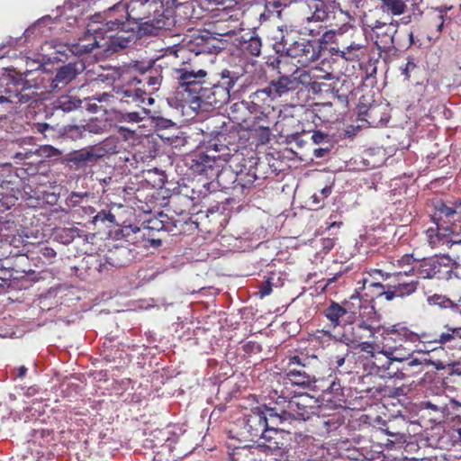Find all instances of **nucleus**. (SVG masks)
Instances as JSON below:
<instances>
[{
	"label": "nucleus",
	"instance_id": "1",
	"mask_svg": "<svg viewBox=\"0 0 461 461\" xmlns=\"http://www.w3.org/2000/svg\"><path fill=\"white\" fill-rule=\"evenodd\" d=\"M162 0H131L122 5L121 0L110 7L105 18L100 13L91 16L87 25L88 35L69 47L78 58L100 49L108 54L123 49L134 40L135 27L140 35L155 36L161 31L171 30L163 25L166 20Z\"/></svg>",
	"mask_w": 461,
	"mask_h": 461
},
{
	"label": "nucleus",
	"instance_id": "2",
	"mask_svg": "<svg viewBox=\"0 0 461 461\" xmlns=\"http://www.w3.org/2000/svg\"><path fill=\"white\" fill-rule=\"evenodd\" d=\"M218 76L216 82L207 84L205 69L183 63L174 69L178 84L176 95L193 110L220 109L230 101L234 86L243 75L238 69L224 68Z\"/></svg>",
	"mask_w": 461,
	"mask_h": 461
},
{
	"label": "nucleus",
	"instance_id": "3",
	"mask_svg": "<svg viewBox=\"0 0 461 461\" xmlns=\"http://www.w3.org/2000/svg\"><path fill=\"white\" fill-rule=\"evenodd\" d=\"M208 149L219 152L223 161L232 165L240 177L242 194L256 185L255 183L261 185L266 178V176L259 174V168L263 166L259 158L246 149L240 130L231 122H223L212 131Z\"/></svg>",
	"mask_w": 461,
	"mask_h": 461
},
{
	"label": "nucleus",
	"instance_id": "4",
	"mask_svg": "<svg viewBox=\"0 0 461 461\" xmlns=\"http://www.w3.org/2000/svg\"><path fill=\"white\" fill-rule=\"evenodd\" d=\"M161 59L135 61L132 69L138 73L123 84L113 86V99L122 104L142 108L143 98H147L146 86L150 93L157 92L162 83Z\"/></svg>",
	"mask_w": 461,
	"mask_h": 461
},
{
	"label": "nucleus",
	"instance_id": "5",
	"mask_svg": "<svg viewBox=\"0 0 461 461\" xmlns=\"http://www.w3.org/2000/svg\"><path fill=\"white\" fill-rule=\"evenodd\" d=\"M161 59L135 61L132 69L138 73L123 84L113 86V99L122 104L142 108L143 98H147L146 86L150 93L157 92L162 83Z\"/></svg>",
	"mask_w": 461,
	"mask_h": 461
},
{
	"label": "nucleus",
	"instance_id": "6",
	"mask_svg": "<svg viewBox=\"0 0 461 461\" xmlns=\"http://www.w3.org/2000/svg\"><path fill=\"white\" fill-rule=\"evenodd\" d=\"M57 47L54 41H45L41 47V52L31 58V89L40 91L31 93V115H33L34 120L40 117L41 112L45 117L48 116L47 105L41 100V95L56 91L52 69L48 66L61 61L59 55L63 50Z\"/></svg>",
	"mask_w": 461,
	"mask_h": 461
},
{
	"label": "nucleus",
	"instance_id": "7",
	"mask_svg": "<svg viewBox=\"0 0 461 461\" xmlns=\"http://www.w3.org/2000/svg\"><path fill=\"white\" fill-rule=\"evenodd\" d=\"M276 412L272 407L264 405L251 410L243 420V429L251 441L257 438H263L265 444L274 442H288L291 439L289 432L278 429L279 423L276 416Z\"/></svg>",
	"mask_w": 461,
	"mask_h": 461
},
{
	"label": "nucleus",
	"instance_id": "8",
	"mask_svg": "<svg viewBox=\"0 0 461 461\" xmlns=\"http://www.w3.org/2000/svg\"><path fill=\"white\" fill-rule=\"evenodd\" d=\"M141 230L134 225H124L114 231V239L128 243L124 246L117 244L109 249L107 254L100 260L98 271L108 273L113 268H121L129 266L136 258L137 252L134 246L139 242V234Z\"/></svg>",
	"mask_w": 461,
	"mask_h": 461
},
{
	"label": "nucleus",
	"instance_id": "9",
	"mask_svg": "<svg viewBox=\"0 0 461 461\" xmlns=\"http://www.w3.org/2000/svg\"><path fill=\"white\" fill-rule=\"evenodd\" d=\"M319 400L309 393L295 395L288 400L279 396L272 410L276 412L279 425L293 420H307L315 413Z\"/></svg>",
	"mask_w": 461,
	"mask_h": 461
},
{
	"label": "nucleus",
	"instance_id": "10",
	"mask_svg": "<svg viewBox=\"0 0 461 461\" xmlns=\"http://www.w3.org/2000/svg\"><path fill=\"white\" fill-rule=\"evenodd\" d=\"M316 356L294 355L287 357L284 378L292 385L304 390L316 391L318 379L315 375Z\"/></svg>",
	"mask_w": 461,
	"mask_h": 461
},
{
	"label": "nucleus",
	"instance_id": "11",
	"mask_svg": "<svg viewBox=\"0 0 461 461\" xmlns=\"http://www.w3.org/2000/svg\"><path fill=\"white\" fill-rule=\"evenodd\" d=\"M211 133L212 131L206 136L208 138L206 151H196L187 160L188 167L194 174L205 176L207 178L214 177L218 167H221L220 161H223V158L219 157V152L208 149Z\"/></svg>",
	"mask_w": 461,
	"mask_h": 461
},
{
	"label": "nucleus",
	"instance_id": "12",
	"mask_svg": "<svg viewBox=\"0 0 461 461\" xmlns=\"http://www.w3.org/2000/svg\"><path fill=\"white\" fill-rule=\"evenodd\" d=\"M416 272L420 278L448 280L453 274L452 259L445 255L424 258L419 263Z\"/></svg>",
	"mask_w": 461,
	"mask_h": 461
},
{
	"label": "nucleus",
	"instance_id": "13",
	"mask_svg": "<svg viewBox=\"0 0 461 461\" xmlns=\"http://www.w3.org/2000/svg\"><path fill=\"white\" fill-rule=\"evenodd\" d=\"M281 57H289L296 59L302 67H306L317 60L320 57V46L316 41L298 37L285 49Z\"/></svg>",
	"mask_w": 461,
	"mask_h": 461
},
{
	"label": "nucleus",
	"instance_id": "14",
	"mask_svg": "<svg viewBox=\"0 0 461 461\" xmlns=\"http://www.w3.org/2000/svg\"><path fill=\"white\" fill-rule=\"evenodd\" d=\"M218 43V39L211 32L203 31L186 36L183 40V48L196 56L199 54H212L221 50Z\"/></svg>",
	"mask_w": 461,
	"mask_h": 461
},
{
	"label": "nucleus",
	"instance_id": "15",
	"mask_svg": "<svg viewBox=\"0 0 461 461\" xmlns=\"http://www.w3.org/2000/svg\"><path fill=\"white\" fill-rule=\"evenodd\" d=\"M303 2L312 10L311 16L307 17V22H331L341 15V9L337 0H296V3Z\"/></svg>",
	"mask_w": 461,
	"mask_h": 461
},
{
	"label": "nucleus",
	"instance_id": "16",
	"mask_svg": "<svg viewBox=\"0 0 461 461\" xmlns=\"http://www.w3.org/2000/svg\"><path fill=\"white\" fill-rule=\"evenodd\" d=\"M59 152L51 145H41L35 150L31 149V184H38L41 175L50 167L47 158L59 156Z\"/></svg>",
	"mask_w": 461,
	"mask_h": 461
},
{
	"label": "nucleus",
	"instance_id": "17",
	"mask_svg": "<svg viewBox=\"0 0 461 461\" xmlns=\"http://www.w3.org/2000/svg\"><path fill=\"white\" fill-rule=\"evenodd\" d=\"M399 23L397 21L382 23L375 21L372 26V32L376 47L384 51L389 52L395 49V34L398 32Z\"/></svg>",
	"mask_w": 461,
	"mask_h": 461
},
{
	"label": "nucleus",
	"instance_id": "18",
	"mask_svg": "<svg viewBox=\"0 0 461 461\" xmlns=\"http://www.w3.org/2000/svg\"><path fill=\"white\" fill-rule=\"evenodd\" d=\"M351 303L345 301L341 304L334 301L323 310V315L330 321L332 328L342 327L354 321L356 317V312L350 307Z\"/></svg>",
	"mask_w": 461,
	"mask_h": 461
},
{
	"label": "nucleus",
	"instance_id": "19",
	"mask_svg": "<svg viewBox=\"0 0 461 461\" xmlns=\"http://www.w3.org/2000/svg\"><path fill=\"white\" fill-rule=\"evenodd\" d=\"M436 212L433 216V220L437 224L438 236V237H449V242L452 244H457L461 242V240L456 239L454 226L444 227L439 221L446 218L447 221L454 219V216L457 213V210L461 211V201L456 203L455 207L447 205L440 202L436 206Z\"/></svg>",
	"mask_w": 461,
	"mask_h": 461
},
{
	"label": "nucleus",
	"instance_id": "20",
	"mask_svg": "<svg viewBox=\"0 0 461 461\" xmlns=\"http://www.w3.org/2000/svg\"><path fill=\"white\" fill-rule=\"evenodd\" d=\"M26 83L14 79L9 75L0 77V103H24L27 95L23 94Z\"/></svg>",
	"mask_w": 461,
	"mask_h": 461
},
{
	"label": "nucleus",
	"instance_id": "21",
	"mask_svg": "<svg viewBox=\"0 0 461 461\" xmlns=\"http://www.w3.org/2000/svg\"><path fill=\"white\" fill-rule=\"evenodd\" d=\"M391 331L397 334V336L402 339L405 344H413L411 347L413 354L417 353L421 355L420 357H426L429 352L431 351V349L429 348L428 344L434 343L433 339L422 340V339H426L425 334L419 335L401 324L393 325ZM434 348H432V350Z\"/></svg>",
	"mask_w": 461,
	"mask_h": 461
},
{
	"label": "nucleus",
	"instance_id": "22",
	"mask_svg": "<svg viewBox=\"0 0 461 461\" xmlns=\"http://www.w3.org/2000/svg\"><path fill=\"white\" fill-rule=\"evenodd\" d=\"M375 332L362 320L356 322H348L344 326L342 332L339 334V340L347 346L355 345L362 339L374 338Z\"/></svg>",
	"mask_w": 461,
	"mask_h": 461
},
{
	"label": "nucleus",
	"instance_id": "23",
	"mask_svg": "<svg viewBox=\"0 0 461 461\" xmlns=\"http://www.w3.org/2000/svg\"><path fill=\"white\" fill-rule=\"evenodd\" d=\"M83 60L69 62L59 67L53 77L54 88L56 91L65 88L69 83L77 78L86 69Z\"/></svg>",
	"mask_w": 461,
	"mask_h": 461
},
{
	"label": "nucleus",
	"instance_id": "24",
	"mask_svg": "<svg viewBox=\"0 0 461 461\" xmlns=\"http://www.w3.org/2000/svg\"><path fill=\"white\" fill-rule=\"evenodd\" d=\"M98 155L94 146H90L69 152L65 160L70 168L78 170L95 165L99 160Z\"/></svg>",
	"mask_w": 461,
	"mask_h": 461
},
{
	"label": "nucleus",
	"instance_id": "25",
	"mask_svg": "<svg viewBox=\"0 0 461 461\" xmlns=\"http://www.w3.org/2000/svg\"><path fill=\"white\" fill-rule=\"evenodd\" d=\"M57 257L55 249L48 242L31 241V263L35 267L52 264Z\"/></svg>",
	"mask_w": 461,
	"mask_h": 461
},
{
	"label": "nucleus",
	"instance_id": "26",
	"mask_svg": "<svg viewBox=\"0 0 461 461\" xmlns=\"http://www.w3.org/2000/svg\"><path fill=\"white\" fill-rule=\"evenodd\" d=\"M296 3V0H271L267 1L264 6V11L259 14L260 23L272 20L275 18L280 20L287 19V13L285 9L292 4Z\"/></svg>",
	"mask_w": 461,
	"mask_h": 461
},
{
	"label": "nucleus",
	"instance_id": "27",
	"mask_svg": "<svg viewBox=\"0 0 461 461\" xmlns=\"http://www.w3.org/2000/svg\"><path fill=\"white\" fill-rule=\"evenodd\" d=\"M351 304L359 308V320H362L366 324L370 325V328L376 333L380 330V315L375 311L374 305L366 303L361 304V299L358 294H353L350 297Z\"/></svg>",
	"mask_w": 461,
	"mask_h": 461
},
{
	"label": "nucleus",
	"instance_id": "28",
	"mask_svg": "<svg viewBox=\"0 0 461 461\" xmlns=\"http://www.w3.org/2000/svg\"><path fill=\"white\" fill-rule=\"evenodd\" d=\"M298 86L299 80L296 77L284 75L278 77L277 79L272 80L267 86L268 93L272 95V99H276L290 91L295 90Z\"/></svg>",
	"mask_w": 461,
	"mask_h": 461
},
{
	"label": "nucleus",
	"instance_id": "29",
	"mask_svg": "<svg viewBox=\"0 0 461 461\" xmlns=\"http://www.w3.org/2000/svg\"><path fill=\"white\" fill-rule=\"evenodd\" d=\"M217 183L221 189H232L241 194V185L240 184V177L237 171L230 163L228 167H218L217 173L214 176Z\"/></svg>",
	"mask_w": 461,
	"mask_h": 461
},
{
	"label": "nucleus",
	"instance_id": "30",
	"mask_svg": "<svg viewBox=\"0 0 461 461\" xmlns=\"http://www.w3.org/2000/svg\"><path fill=\"white\" fill-rule=\"evenodd\" d=\"M297 38V32L292 25H278L277 31L274 36L276 41L273 45L276 53L282 56L285 53V49L288 48L294 39Z\"/></svg>",
	"mask_w": 461,
	"mask_h": 461
},
{
	"label": "nucleus",
	"instance_id": "31",
	"mask_svg": "<svg viewBox=\"0 0 461 461\" xmlns=\"http://www.w3.org/2000/svg\"><path fill=\"white\" fill-rule=\"evenodd\" d=\"M176 228L175 222L165 213L160 212L158 217L150 219L147 221L145 230L148 231L142 232L141 237L151 236L152 231H166L170 232Z\"/></svg>",
	"mask_w": 461,
	"mask_h": 461
},
{
	"label": "nucleus",
	"instance_id": "32",
	"mask_svg": "<svg viewBox=\"0 0 461 461\" xmlns=\"http://www.w3.org/2000/svg\"><path fill=\"white\" fill-rule=\"evenodd\" d=\"M46 184H41L37 190L31 189V208L40 206L43 203L54 205L59 200V195L48 190Z\"/></svg>",
	"mask_w": 461,
	"mask_h": 461
},
{
	"label": "nucleus",
	"instance_id": "33",
	"mask_svg": "<svg viewBox=\"0 0 461 461\" xmlns=\"http://www.w3.org/2000/svg\"><path fill=\"white\" fill-rule=\"evenodd\" d=\"M265 110L266 108L262 107L257 113H254L243 120V122L246 124L249 131H261L268 135L270 127L268 115Z\"/></svg>",
	"mask_w": 461,
	"mask_h": 461
},
{
	"label": "nucleus",
	"instance_id": "34",
	"mask_svg": "<svg viewBox=\"0 0 461 461\" xmlns=\"http://www.w3.org/2000/svg\"><path fill=\"white\" fill-rule=\"evenodd\" d=\"M426 357H419L415 354H411L402 363V371H403V379L413 377L426 369Z\"/></svg>",
	"mask_w": 461,
	"mask_h": 461
},
{
	"label": "nucleus",
	"instance_id": "35",
	"mask_svg": "<svg viewBox=\"0 0 461 461\" xmlns=\"http://www.w3.org/2000/svg\"><path fill=\"white\" fill-rule=\"evenodd\" d=\"M340 5L341 15L348 21H355L367 6V0H337Z\"/></svg>",
	"mask_w": 461,
	"mask_h": 461
},
{
	"label": "nucleus",
	"instance_id": "36",
	"mask_svg": "<svg viewBox=\"0 0 461 461\" xmlns=\"http://www.w3.org/2000/svg\"><path fill=\"white\" fill-rule=\"evenodd\" d=\"M365 50V45L357 42H351L342 50H336L333 54H336L348 61H357L364 57Z\"/></svg>",
	"mask_w": 461,
	"mask_h": 461
},
{
	"label": "nucleus",
	"instance_id": "37",
	"mask_svg": "<svg viewBox=\"0 0 461 461\" xmlns=\"http://www.w3.org/2000/svg\"><path fill=\"white\" fill-rule=\"evenodd\" d=\"M122 144L118 138L108 137L97 145H94L95 150L98 155V158H102L106 155L120 153Z\"/></svg>",
	"mask_w": 461,
	"mask_h": 461
},
{
	"label": "nucleus",
	"instance_id": "38",
	"mask_svg": "<svg viewBox=\"0 0 461 461\" xmlns=\"http://www.w3.org/2000/svg\"><path fill=\"white\" fill-rule=\"evenodd\" d=\"M82 230L77 227L71 228H57L54 230L52 236L54 240L63 245H68L74 241L76 238L82 237Z\"/></svg>",
	"mask_w": 461,
	"mask_h": 461
},
{
	"label": "nucleus",
	"instance_id": "39",
	"mask_svg": "<svg viewBox=\"0 0 461 461\" xmlns=\"http://www.w3.org/2000/svg\"><path fill=\"white\" fill-rule=\"evenodd\" d=\"M58 16L52 18L50 15H44L34 23L31 24V34L48 37L51 34L53 24L56 23Z\"/></svg>",
	"mask_w": 461,
	"mask_h": 461
},
{
	"label": "nucleus",
	"instance_id": "40",
	"mask_svg": "<svg viewBox=\"0 0 461 461\" xmlns=\"http://www.w3.org/2000/svg\"><path fill=\"white\" fill-rule=\"evenodd\" d=\"M406 345L407 346H403L401 344L395 348L383 349L381 351V355L389 356L391 360L398 361L402 364L409 356H411V354H413L411 347H408L411 344L408 343Z\"/></svg>",
	"mask_w": 461,
	"mask_h": 461
},
{
	"label": "nucleus",
	"instance_id": "41",
	"mask_svg": "<svg viewBox=\"0 0 461 461\" xmlns=\"http://www.w3.org/2000/svg\"><path fill=\"white\" fill-rule=\"evenodd\" d=\"M427 302L429 305L438 306L439 309H449L453 312L461 313L459 305L457 303H455L452 300H450L448 297L445 295L435 294L431 296H429Z\"/></svg>",
	"mask_w": 461,
	"mask_h": 461
},
{
	"label": "nucleus",
	"instance_id": "42",
	"mask_svg": "<svg viewBox=\"0 0 461 461\" xmlns=\"http://www.w3.org/2000/svg\"><path fill=\"white\" fill-rule=\"evenodd\" d=\"M240 48L246 54L258 57L261 53L262 42L258 35H250L249 39L240 41Z\"/></svg>",
	"mask_w": 461,
	"mask_h": 461
},
{
	"label": "nucleus",
	"instance_id": "43",
	"mask_svg": "<svg viewBox=\"0 0 461 461\" xmlns=\"http://www.w3.org/2000/svg\"><path fill=\"white\" fill-rule=\"evenodd\" d=\"M82 101L75 96L62 95L54 103V108L64 113L72 112L80 107Z\"/></svg>",
	"mask_w": 461,
	"mask_h": 461
},
{
	"label": "nucleus",
	"instance_id": "44",
	"mask_svg": "<svg viewBox=\"0 0 461 461\" xmlns=\"http://www.w3.org/2000/svg\"><path fill=\"white\" fill-rule=\"evenodd\" d=\"M31 133L33 135H31V141L33 139L40 140V137H37L36 135H42L43 139L48 140L49 138L54 137L55 130L54 128L46 122H31Z\"/></svg>",
	"mask_w": 461,
	"mask_h": 461
},
{
	"label": "nucleus",
	"instance_id": "45",
	"mask_svg": "<svg viewBox=\"0 0 461 461\" xmlns=\"http://www.w3.org/2000/svg\"><path fill=\"white\" fill-rule=\"evenodd\" d=\"M340 418L336 415L324 416L322 418L318 417L317 426L321 429L322 433L330 434L336 430L340 426Z\"/></svg>",
	"mask_w": 461,
	"mask_h": 461
},
{
	"label": "nucleus",
	"instance_id": "46",
	"mask_svg": "<svg viewBox=\"0 0 461 461\" xmlns=\"http://www.w3.org/2000/svg\"><path fill=\"white\" fill-rule=\"evenodd\" d=\"M342 22V25L338 29H331L322 33L319 41H317L320 47L321 44H329L334 42L337 34L342 35L348 31L349 27H351L348 22H345L344 20Z\"/></svg>",
	"mask_w": 461,
	"mask_h": 461
},
{
	"label": "nucleus",
	"instance_id": "47",
	"mask_svg": "<svg viewBox=\"0 0 461 461\" xmlns=\"http://www.w3.org/2000/svg\"><path fill=\"white\" fill-rule=\"evenodd\" d=\"M460 328L448 329L447 331L442 332L437 338L433 339L434 343L445 345L461 340Z\"/></svg>",
	"mask_w": 461,
	"mask_h": 461
},
{
	"label": "nucleus",
	"instance_id": "48",
	"mask_svg": "<svg viewBox=\"0 0 461 461\" xmlns=\"http://www.w3.org/2000/svg\"><path fill=\"white\" fill-rule=\"evenodd\" d=\"M141 111L121 112L117 115V120L120 122H131L137 123L143 120V114L148 113L146 107L140 108Z\"/></svg>",
	"mask_w": 461,
	"mask_h": 461
},
{
	"label": "nucleus",
	"instance_id": "49",
	"mask_svg": "<svg viewBox=\"0 0 461 461\" xmlns=\"http://www.w3.org/2000/svg\"><path fill=\"white\" fill-rule=\"evenodd\" d=\"M387 357V372L386 375H381V378L383 379H391V378H396V379H403V371H402V364H400L398 361H393L390 359L389 356Z\"/></svg>",
	"mask_w": 461,
	"mask_h": 461
},
{
	"label": "nucleus",
	"instance_id": "50",
	"mask_svg": "<svg viewBox=\"0 0 461 461\" xmlns=\"http://www.w3.org/2000/svg\"><path fill=\"white\" fill-rule=\"evenodd\" d=\"M381 7L384 12L401 15L405 12L406 5L402 0H382Z\"/></svg>",
	"mask_w": 461,
	"mask_h": 461
},
{
	"label": "nucleus",
	"instance_id": "51",
	"mask_svg": "<svg viewBox=\"0 0 461 461\" xmlns=\"http://www.w3.org/2000/svg\"><path fill=\"white\" fill-rule=\"evenodd\" d=\"M418 284V281L399 282L397 285H393V287L397 296L403 298L415 293Z\"/></svg>",
	"mask_w": 461,
	"mask_h": 461
},
{
	"label": "nucleus",
	"instance_id": "52",
	"mask_svg": "<svg viewBox=\"0 0 461 461\" xmlns=\"http://www.w3.org/2000/svg\"><path fill=\"white\" fill-rule=\"evenodd\" d=\"M248 99L253 101V103L261 104L263 107H265V105H269L268 103L274 100L272 99V95L268 93V86L251 93Z\"/></svg>",
	"mask_w": 461,
	"mask_h": 461
},
{
	"label": "nucleus",
	"instance_id": "53",
	"mask_svg": "<svg viewBox=\"0 0 461 461\" xmlns=\"http://www.w3.org/2000/svg\"><path fill=\"white\" fill-rule=\"evenodd\" d=\"M347 272H348V267H346L344 269H340L336 274H334L331 277L322 278L321 280H320L318 282L319 287L321 288V290L324 292H327V293L330 292L333 289V287H331V285L333 284L337 283L342 277V276Z\"/></svg>",
	"mask_w": 461,
	"mask_h": 461
},
{
	"label": "nucleus",
	"instance_id": "54",
	"mask_svg": "<svg viewBox=\"0 0 461 461\" xmlns=\"http://www.w3.org/2000/svg\"><path fill=\"white\" fill-rule=\"evenodd\" d=\"M263 106L261 104H258L257 103H253V101H250L249 99L242 100L241 102L235 103L232 105V108L234 110L238 111H248L249 116L253 115L254 113H257L258 111H259Z\"/></svg>",
	"mask_w": 461,
	"mask_h": 461
},
{
	"label": "nucleus",
	"instance_id": "55",
	"mask_svg": "<svg viewBox=\"0 0 461 461\" xmlns=\"http://www.w3.org/2000/svg\"><path fill=\"white\" fill-rule=\"evenodd\" d=\"M369 286L381 289L382 291L379 292L376 294V296L377 297H384V299L386 301H392L394 298L398 297L396 293H395V289H394L393 285H388L387 286V290H384L385 285H384L382 283H380V282H370L369 283Z\"/></svg>",
	"mask_w": 461,
	"mask_h": 461
},
{
	"label": "nucleus",
	"instance_id": "56",
	"mask_svg": "<svg viewBox=\"0 0 461 461\" xmlns=\"http://www.w3.org/2000/svg\"><path fill=\"white\" fill-rule=\"evenodd\" d=\"M86 128L90 132L94 131L90 124H86V126L70 125L67 128L66 134L72 139L81 138L84 131H86Z\"/></svg>",
	"mask_w": 461,
	"mask_h": 461
},
{
	"label": "nucleus",
	"instance_id": "57",
	"mask_svg": "<svg viewBox=\"0 0 461 461\" xmlns=\"http://www.w3.org/2000/svg\"><path fill=\"white\" fill-rule=\"evenodd\" d=\"M0 185H2V193L5 196L7 194L8 196H11L14 199V203L18 200V195L20 194V191L18 189H15L14 186V183L11 180H3L0 181Z\"/></svg>",
	"mask_w": 461,
	"mask_h": 461
},
{
	"label": "nucleus",
	"instance_id": "58",
	"mask_svg": "<svg viewBox=\"0 0 461 461\" xmlns=\"http://www.w3.org/2000/svg\"><path fill=\"white\" fill-rule=\"evenodd\" d=\"M92 221L95 225L99 222L113 224L115 222V216L111 212V211L102 210L94 216Z\"/></svg>",
	"mask_w": 461,
	"mask_h": 461
},
{
	"label": "nucleus",
	"instance_id": "59",
	"mask_svg": "<svg viewBox=\"0 0 461 461\" xmlns=\"http://www.w3.org/2000/svg\"><path fill=\"white\" fill-rule=\"evenodd\" d=\"M417 69V65L414 62V59L409 57L404 66L401 67V74L404 77V79L409 80L411 73Z\"/></svg>",
	"mask_w": 461,
	"mask_h": 461
},
{
	"label": "nucleus",
	"instance_id": "60",
	"mask_svg": "<svg viewBox=\"0 0 461 461\" xmlns=\"http://www.w3.org/2000/svg\"><path fill=\"white\" fill-rule=\"evenodd\" d=\"M331 194V186H325L321 191L320 194H314L312 195L311 199L312 200V203L317 205L318 208L321 206L319 205L321 202L327 198Z\"/></svg>",
	"mask_w": 461,
	"mask_h": 461
},
{
	"label": "nucleus",
	"instance_id": "61",
	"mask_svg": "<svg viewBox=\"0 0 461 461\" xmlns=\"http://www.w3.org/2000/svg\"><path fill=\"white\" fill-rule=\"evenodd\" d=\"M155 126L158 130H167L175 128L176 124L170 119L158 116L155 118Z\"/></svg>",
	"mask_w": 461,
	"mask_h": 461
},
{
	"label": "nucleus",
	"instance_id": "62",
	"mask_svg": "<svg viewBox=\"0 0 461 461\" xmlns=\"http://www.w3.org/2000/svg\"><path fill=\"white\" fill-rule=\"evenodd\" d=\"M341 391V385L339 382L333 381L330 384L329 388L327 390H323V398L330 402L331 399L330 398V395L331 393H334L336 395L339 394V392Z\"/></svg>",
	"mask_w": 461,
	"mask_h": 461
},
{
	"label": "nucleus",
	"instance_id": "63",
	"mask_svg": "<svg viewBox=\"0 0 461 461\" xmlns=\"http://www.w3.org/2000/svg\"><path fill=\"white\" fill-rule=\"evenodd\" d=\"M55 294V292L52 291V290H49L48 293L46 294H41L38 298V301H39V308L41 310H50L52 308V305L51 304H49V303H46V301L49 299V298H51L52 296H54Z\"/></svg>",
	"mask_w": 461,
	"mask_h": 461
},
{
	"label": "nucleus",
	"instance_id": "64",
	"mask_svg": "<svg viewBox=\"0 0 461 461\" xmlns=\"http://www.w3.org/2000/svg\"><path fill=\"white\" fill-rule=\"evenodd\" d=\"M348 347H352L353 348H358L362 352H366L367 354H371L374 357V344L368 341H358L355 345H349Z\"/></svg>",
	"mask_w": 461,
	"mask_h": 461
}]
</instances>
